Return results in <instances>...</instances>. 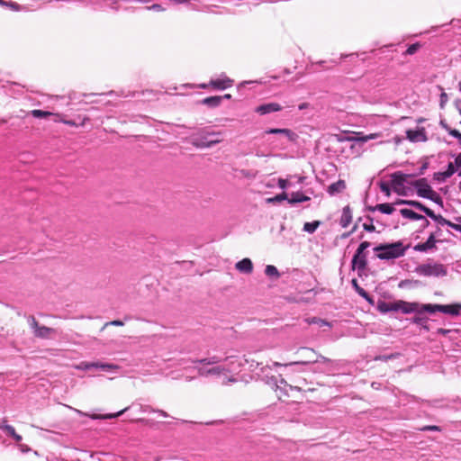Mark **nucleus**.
<instances>
[{
    "mask_svg": "<svg viewBox=\"0 0 461 461\" xmlns=\"http://www.w3.org/2000/svg\"><path fill=\"white\" fill-rule=\"evenodd\" d=\"M18 447H19V449L23 452V453H26V452H29L31 449L28 446L26 445H23V444H18Z\"/></svg>",
    "mask_w": 461,
    "mask_h": 461,
    "instance_id": "4d7b16f0",
    "label": "nucleus"
},
{
    "mask_svg": "<svg viewBox=\"0 0 461 461\" xmlns=\"http://www.w3.org/2000/svg\"><path fill=\"white\" fill-rule=\"evenodd\" d=\"M232 85H233V80L227 77L226 76L220 77V78L212 79L210 81V86H212L213 88L218 89V90H225V89L230 87Z\"/></svg>",
    "mask_w": 461,
    "mask_h": 461,
    "instance_id": "ddd939ff",
    "label": "nucleus"
},
{
    "mask_svg": "<svg viewBox=\"0 0 461 461\" xmlns=\"http://www.w3.org/2000/svg\"><path fill=\"white\" fill-rule=\"evenodd\" d=\"M415 314L416 315L411 319V323L420 326L422 329L428 331L429 330V326L427 325L429 318L423 314Z\"/></svg>",
    "mask_w": 461,
    "mask_h": 461,
    "instance_id": "393cba45",
    "label": "nucleus"
},
{
    "mask_svg": "<svg viewBox=\"0 0 461 461\" xmlns=\"http://www.w3.org/2000/svg\"><path fill=\"white\" fill-rule=\"evenodd\" d=\"M407 139L412 142L427 140L426 131L423 128L406 131Z\"/></svg>",
    "mask_w": 461,
    "mask_h": 461,
    "instance_id": "4468645a",
    "label": "nucleus"
},
{
    "mask_svg": "<svg viewBox=\"0 0 461 461\" xmlns=\"http://www.w3.org/2000/svg\"><path fill=\"white\" fill-rule=\"evenodd\" d=\"M421 430H432V431H440V428L438 426L430 425L425 426L421 429Z\"/></svg>",
    "mask_w": 461,
    "mask_h": 461,
    "instance_id": "8fccbe9b",
    "label": "nucleus"
},
{
    "mask_svg": "<svg viewBox=\"0 0 461 461\" xmlns=\"http://www.w3.org/2000/svg\"><path fill=\"white\" fill-rule=\"evenodd\" d=\"M221 101H222L221 96L215 95V96H209V97L203 98L201 101V104L207 105L210 108H215V107H218L221 104Z\"/></svg>",
    "mask_w": 461,
    "mask_h": 461,
    "instance_id": "b1692460",
    "label": "nucleus"
},
{
    "mask_svg": "<svg viewBox=\"0 0 461 461\" xmlns=\"http://www.w3.org/2000/svg\"><path fill=\"white\" fill-rule=\"evenodd\" d=\"M407 249L408 247L399 240L393 243L380 244L374 248V251L378 252L376 257L379 259L389 260L402 257Z\"/></svg>",
    "mask_w": 461,
    "mask_h": 461,
    "instance_id": "7ed1b4c3",
    "label": "nucleus"
},
{
    "mask_svg": "<svg viewBox=\"0 0 461 461\" xmlns=\"http://www.w3.org/2000/svg\"><path fill=\"white\" fill-rule=\"evenodd\" d=\"M30 325L33 330L34 335L41 339H48L50 335L56 333V330L46 326H40L34 317H31Z\"/></svg>",
    "mask_w": 461,
    "mask_h": 461,
    "instance_id": "6e6552de",
    "label": "nucleus"
},
{
    "mask_svg": "<svg viewBox=\"0 0 461 461\" xmlns=\"http://www.w3.org/2000/svg\"><path fill=\"white\" fill-rule=\"evenodd\" d=\"M293 177L297 179L296 182L298 184H302L303 182V180L305 179L304 176H290V178H293Z\"/></svg>",
    "mask_w": 461,
    "mask_h": 461,
    "instance_id": "052dcab7",
    "label": "nucleus"
},
{
    "mask_svg": "<svg viewBox=\"0 0 461 461\" xmlns=\"http://www.w3.org/2000/svg\"><path fill=\"white\" fill-rule=\"evenodd\" d=\"M221 132L211 131L209 128H200L193 132L190 137V143L198 149L211 148L221 141V140H211V137L221 136Z\"/></svg>",
    "mask_w": 461,
    "mask_h": 461,
    "instance_id": "f03ea898",
    "label": "nucleus"
},
{
    "mask_svg": "<svg viewBox=\"0 0 461 461\" xmlns=\"http://www.w3.org/2000/svg\"><path fill=\"white\" fill-rule=\"evenodd\" d=\"M394 203H379V204H376V209L377 211H379L380 212L382 213H385V214H392L395 209H394Z\"/></svg>",
    "mask_w": 461,
    "mask_h": 461,
    "instance_id": "cd10ccee",
    "label": "nucleus"
},
{
    "mask_svg": "<svg viewBox=\"0 0 461 461\" xmlns=\"http://www.w3.org/2000/svg\"><path fill=\"white\" fill-rule=\"evenodd\" d=\"M448 133L451 136L456 138L458 140V141L461 142V133L458 131H456L455 129H450Z\"/></svg>",
    "mask_w": 461,
    "mask_h": 461,
    "instance_id": "de8ad7c7",
    "label": "nucleus"
},
{
    "mask_svg": "<svg viewBox=\"0 0 461 461\" xmlns=\"http://www.w3.org/2000/svg\"><path fill=\"white\" fill-rule=\"evenodd\" d=\"M447 95L445 92H442L440 95V106L444 107L445 104L447 102Z\"/></svg>",
    "mask_w": 461,
    "mask_h": 461,
    "instance_id": "09e8293b",
    "label": "nucleus"
},
{
    "mask_svg": "<svg viewBox=\"0 0 461 461\" xmlns=\"http://www.w3.org/2000/svg\"><path fill=\"white\" fill-rule=\"evenodd\" d=\"M345 188H346L345 182L343 180H339V181L331 184L329 186L328 192L330 194L333 195V194L342 192Z\"/></svg>",
    "mask_w": 461,
    "mask_h": 461,
    "instance_id": "a878e982",
    "label": "nucleus"
},
{
    "mask_svg": "<svg viewBox=\"0 0 461 461\" xmlns=\"http://www.w3.org/2000/svg\"><path fill=\"white\" fill-rule=\"evenodd\" d=\"M267 384L276 386V389L280 388V385L278 384V381L276 377L272 376L270 380L267 382Z\"/></svg>",
    "mask_w": 461,
    "mask_h": 461,
    "instance_id": "603ef678",
    "label": "nucleus"
},
{
    "mask_svg": "<svg viewBox=\"0 0 461 461\" xmlns=\"http://www.w3.org/2000/svg\"><path fill=\"white\" fill-rule=\"evenodd\" d=\"M307 352H309L311 355H314L316 357L315 359H309V360H301V361H294L289 364H285V366H294V365H308L312 363H330V359H329L326 357H323L320 354H317L314 350L304 348Z\"/></svg>",
    "mask_w": 461,
    "mask_h": 461,
    "instance_id": "9b49d317",
    "label": "nucleus"
},
{
    "mask_svg": "<svg viewBox=\"0 0 461 461\" xmlns=\"http://www.w3.org/2000/svg\"><path fill=\"white\" fill-rule=\"evenodd\" d=\"M12 438H14V440L17 443V444H20V442L22 441L23 438L21 435L17 434L15 432V435H13Z\"/></svg>",
    "mask_w": 461,
    "mask_h": 461,
    "instance_id": "13d9d810",
    "label": "nucleus"
},
{
    "mask_svg": "<svg viewBox=\"0 0 461 461\" xmlns=\"http://www.w3.org/2000/svg\"><path fill=\"white\" fill-rule=\"evenodd\" d=\"M367 265V259L366 255H359L356 258V255L353 256L352 261H351V267L352 269H357L358 271V274L360 275L361 272H363Z\"/></svg>",
    "mask_w": 461,
    "mask_h": 461,
    "instance_id": "2eb2a0df",
    "label": "nucleus"
},
{
    "mask_svg": "<svg viewBox=\"0 0 461 461\" xmlns=\"http://www.w3.org/2000/svg\"><path fill=\"white\" fill-rule=\"evenodd\" d=\"M410 206L414 207L417 210L423 212L427 216L432 214V210L423 205L421 203L418 201H411Z\"/></svg>",
    "mask_w": 461,
    "mask_h": 461,
    "instance_id": "c756f323",
    "label": "nucleus"
},
{
    "mask_svg": "<svg viewBox=\"0 0 461 461\" xmlns=\"http://www.w3.org/2000/svg\"><path fill=\"white\" fill-rule=\"evenodd\" d=\"M236 269L241 273L250 274L253 270V264L249 258H243L236 263Z\"/></svg>",
    "mask_w": 461,
    "mask_h": 461,
    "instance_id": "6ab92c4d",
    "label": "nucleus"
},
{
    "mask_svg": "<svg viewBox=\"0 0 461 461\" xmlns=\"http://www.w3.org/2000/svg\"><path fill=\"white\" fill-rule=\"evenodd\" d=\"M267 134H279L286 137L289 140L294 141L297 134L289 129L271 128L265 131Z\"/></svg>",
    "mask_w": 461,
    "mask_h": 461,
    "instance_id": "dca6fc26",
    "label": "nucleus"
},
{
    "mask_svg": "<svg viewBox=\"0 0 461 461\" xmlns=\"http://www.w3.org/2000/svg\"><path fill=\"white\" fill-rule=\"evenodd\" d=\"M277 184L281 189H286L293 185L289 179L284 178H279Z\"/></svg>",
    "mask_w": 461,
    "mask_h": 461,
    "instance_id": "79ce46f5",
    "label": "nucleus"
},
{
    "mask_svg": "<svg viewBox=\"0 0 461 461\" xmlns=\"http://www.w3.org/2000/svg\"><path fill=\"white\" fill-rule=\"evenodd\" d=\"M351 284H352V286L354 287V289L356 290V292L363 298H365L366 300H370V297H369V294L368 293L363 289L362 287H360L358 285V283L357 281V279H353L351 281Z\"/></svg>",
    "mask_w": 461,
    "mask_h": 461,
    "instance_id": "2f4dec72",
    "label": "nucleus"
},
{
    "mask_svg": "<svg viewBox=\"0 0 461 461\" xmlns=\"http://www.w3.org/2000/svg\"><path fill=\"white\" fill-rule=\"evenodd\" d=\"M440 124L447 132L451 129L447 123H444L443 122H441Z\"/></svg>",
    "mask_w": 461,
    "mask_h": 461,
    "instance_id": "774afa93",
    "label": "nucleus"
},
{
    "mask_svg": "<svg viewBox=\"0 0 461 461\" xmlns=\"http://www.w3.org/2000/svg\"><path fill=\"white\" fill-rule=\"evenodd\" d=\"M420 48V44L419 42L413 43L408 47L405 51V55H413L415 54Z\"/></svg>",
    "mask_w": 461,
    "mask_h": 461,
    "instance_id": "ea45409f",
    "label": "nucleus"
},
{
    "mask_svg": "<svg viewBox=\"0 0 461 461\" xmlns=\"http://www.w3.org/2000/svg\"><path fill=\"white\" fill-rule=\"evenodd\" d=\"M366 211H368V212H374L377 211V209H376V205H375V206H371V205L366 206Z\"/></svg>",
    "mask_w": 461,
    "mask_h": 461,
    "instance_id": "0e129e2a",
    "label": "nucleus"
},
{
    "mask_svg": "<svg viewBox=\"0 0 461 461\" xmlns=\"http://www.w3.org/2000/svg\"><path fill=\"white\" fill-rule=\"evenodd\" d=\"M439 312L450 315H458L461 310V304H439Z\"/></svg>",
    "mask_w": 461,
    "mask_h": 461,
    "instance_id": "412c9836",
    "label": "nucleus"
},
{
    "mask_svg": "<svg viewBox=\"0 0 461 461\" xmlns=\"http://www.w3.org/2000/svg\"><path fill=\"white\" fill-rule=\"evenodd\" d=\"M6 427H10V425H8L6 423V420H3L0 422V429H2L3 431H5Z\"/></svg>",
    "mask_w": 461,
    "mask_h": 461,
    "instance_id": "680f3d73",
    "label": "nucleus"
},
{
    "mask_svg": "<svg viewBox=\"0 0 461 461\" xmlns=\"http://www.w3.org/2000/svg\"><path fill=\"white\" fill-rule=\"evenodd\" d=\"M377 310L382 313L390 312H401L403 314L412 313L413 309L411 308V302L398 300L394 302L379 301Z\"/></svg>",
    "mask_w": 461,
    "mask_h": 461,
    "instance_id": "20e7f679",
    "label": "nucleus"
},
{
    "mask_svg": "<svg viewBox=\"0 0 461 461\" xmlns=\"http://www.w3.org/2000/svg\"><path fill=\"white\" fill-rule=\"evenodd\" d=\"M31 114L34 118H39V119L47 118L50 116H59V114L52 113L47 112V111H42V110H32V111H31Z\"/></svg>",
    "mask_w": 461,
    "mask_h": 461,
    "instance_id": "473e14b6",
    "label": "nucleus"
},
{
    "mask_svg": "<svg viewBox=\"0 0 461 461\" xmlns=\"http://www.w3.org/2000/svg\"><path fill=\"white\" fill-rule=\"evenodd\" d=\"M241 363L237 357L230 356L223 359L221 365L216 366H196L197 374L202 377H221L227 376L230 373L239 371Z\"/></svg>",
    "mask_w": 461,
    "mask_h": 461,
    "instance_id": "f257e3e1",
    "label": "nucleus"
},
{
    "mask_svg": "<svg viewBox=\"0 0 461 461\" xmlns=\"http://www.w3.org/2000/svg\"><path fill=\"white\" fill-rule=\"evenodd\" d=\"M412 185L416 188L417 194L422 198L429 197L433 191L426 178L418 179Z\"/></svg>",
    "mask_w": 461,
    "mask_h": 461,
    "instance_id": "9d476101",
    "label": "nucleus"
},
{
    "mask_svg": "<svg viewBox=\"0 0 461 461\" xmlns=\"http://www.w3.org/2000/svg\"><path fill=\"white\" fill-rule=\"evenodd\" d=\"M352 221V212L348 205L345 206L342 210L339 224L342 228H347Z\"/></svg>",
    "mask_w": 461,
    "mask_h": 461,
    "instance_id": "aec40b11",
    "label": "nucleus"
},
{
    "mask_svg": "<svg viewBox=\"0 0 461 461\" xmlns=\"http://www.w3.org/2000/svg\"><path fill=\"white\" fill-rule=\"evenodd\" d=\"M439 304L420 303L418 302H411V308L413 309L412 313L423 314L425 312L433 314L439 312Z\"/></svg>",
    "mask_w": 461,
    "mask_h": 461,
    "instance_id": "1a4fd4ad",
    "label": "nucleus"
},
{
    "mask_svg": "<svg viewBox=\"0 0 461 461\" xmlns=\"http://www.w3.org/2000/svg\"><path fill=\"white\" fill-rule=\"evenodd\" d=\"M321 225V221H313L312 222H305L303 224V231L305 232H308V233H313L315 232V230H317V228Z\"/></svg>",
    "mask_w": 461,
    "mask_h": 461,
    "instance_id": "7c9ffc66",
    "label": "nucleus"
},
{
    "mask_svg": "<svg viewBox=\"0 0 461 461\" xmlns=\"http://www.w3.org/2000/svg\"><path fill=\"white\" fill-rule=\"evenodd\" d=\"M146 9L150 10V11H155V12H162L165 10V8L161 5H158V4H154L150 6L146 7Z\"/></svg>",
    "mask_w": 461,
    "mask_h": 461,
    "instance_id": "c03bdc74",
    "label": "nucleus"
},
{
    "mask_svg": "<svg viewBox=\"0 0 461 461\" xmlns=\"http://www.w3.org/2000/svg\"><path fill=\"white\" fill-rule=\"evenodd\" d=\"M380 189L383 193H384L387 196L390 195V187L386 183L382 182L380 184Z\"/></svg>",
    "mask_w": 461,
    "mask_h": 461,
    "instance_id": "49530a36",
    "label": "nucleus"
},
{
    "mask_svg": "<svg viewBox=\"0 0 461 461\" xmlns=\"http://www.w3.org/2000/svg\"><path fill=\"white\" fill-rule=\"evenodd\" d=\"M455 165L458 169V176H461V153L457 154L456 157Z\"/></svg>",
    "mask_w": 461,
    "mask_h": 461,
    "instance_id": "a18cd8bd",
    "label": "nucleus"
},
{
    "mask_svg": "<svg viewBox=\"0 0 461 461\" xmlns=\"http://www.w3.org/2000/svg\"><path fill=\"white\" fill-rule=\"evenodd\" d=\"M310 200H311L310 196L305 195V194H303L301 192H293L290 194V197L288 199V203L290 204H295V203H298L307 202V201H310Z\"/></svg>",
    "mask_w": 461,
    "mask_h": 461,
    "instance_id": "5701e85b",
    "label": "nucleus"
},
{
    "mask_svg": "<svg viewBox=\"0 0 461 461\" xmlns=\"http://www.w3.org/2000/svg\"><path fill=\"white\" fill-rule=\"evenodd\" d=\"M436 239L435 234L431 233L428 238L426 242L419 243L414 247L416 251L426 252L433 248H435Z\"/></svg>",
    "mask_w": 461,
    "mask_h": 461,
    "instance_id": "f3484780",
    "label": "nucleus"
},
{
    "mask_svg": "<svg viewBox=\"0 0 461 461\" xmlns=\"http://www.w3.org/2000/svg\"><path fill=\"white\" fill-rule=\"evenodd\" d=\"M222 362H223V360L217 356H212V357H209L193 361V363H194V364L197 363L200 366H216V365H221Z\"/></svg>",
    "mask_w": 461,
    "mask_h": 461,
    "instance_id": "4be33fe9",
    "label": "nucleus"
},
{
    "mask_svg": "<svg viewBox=\"0 0 461 461\" xmlns=\"http://www.w3.org/2000/svg\"><path fill=\"white\" fill-rule=\"evenodd\" d=\"M411 200H402V199H398L394 202V204L395 205H402V204H406V205H410V203H411Z\"/></svg>",
    "mask_w": 461,
    "mask_h": 461,
    "instance_id": "864d4df0",
    "label": "nucleus"
},
{
    "mask_svg": "<svg viewBox=\"0 0 461 461\" xmlns=\"http://www.w3.org/2000/svg\"><path fill=\"white\" fill-rule=\"evenodd\" d=\"M265 274L269 276V277H273V278H278L279 277V272H278V269L275 267V266H272V265H267L265 268Z\"/></svg>",
    "mask_w": 461,
    "mask_h": 461,
    "instance_id": "f704fd0d",
    "label": "nucleus"
},
{
    "mask_svg": "<svg viewBox=\"0 0 461 461\" xmlns=\"http://www.w3.org/2000/svg\"><path fill=\"white\" fill-rule=\"evenodd\" d=\"M400 213L402 215V217L412 220V221H420L421 219H424V216L421 214H419L412 210L410 209H401Z\"/></svg>",
    "mask_w": 461,
    "mask_h": 461,
    "instance_id": "bb28decb",
    "label": "nucleus"
},
{
    "mask_svg": "<svg viewBox=\"0 0 461 461\" xmlns=\"http://www.w3.org/2000/svg\"><path fill=\"white\" fill-rule=\"evenodd\" d=\"M289 197L287 195L286 193H282V194H279L274 197H270V198H267V202L268 203H279V202H282L284 200H287L288 201Z\"/></svg>",
    "mask_w": 461,
    "mask_h": 461,
    "instance_id": "e433bc0d",
    "label": "nucleus"
},
{
    "mask_svg": "<svg viewBox=\"0 0 461 461\" xmlns=\"http://www.w3.org/2000/svg\"><path fill=\"white\" fill-rule=\"evenodd\" d=\"M447 226H449L450 228L454 229L455 230H457V231L461 232V225H459V224L453 223V222H451L449 221V224Z\"/></svg>",
    "mask_w": 461,
    "mask_h": 461,
    "instance_id": "6e6d98bb",
    "label": "nucleus"
},
{
    "mask_svg": "<svg viewBox=\"0 0 461 461\" xmlns=\"http://www.w3.org/2000/svg\"><path fill=\"white\" fill-rule=\"evenodd\" d=\"M415 272L423 276H445L447 273V267L440 263L428 261L427 263L419 265L415 268Z\"/></svg>",
    "mask_w": 461,
    "mask_h": 461,
    "instance_id": "39448f33",
    "label": "nucleus"
},
{
    "mask_svg": "<svg viewBox=\"0 0 461 461\" xmlns=\"http://www.w3.org/2000/svg\"><path fill=\"white\" fill-rule=\"evenodd\" d=\"M399 356L398 353L391 355H382L375 357V360L388 361L389 359H394Z\"/></svg>",
    "mask_w": 461,
    "mask_h": 461,
    "instance_id": "37998d69",
    "label": "nucleus"
},
{
    "mask_svg": "<svg viewBox=\"0 0 461 461\" xmlns=\"http://www.w3.org/2000/svg\"><path fill=\"white\" fill-rule=\"evenodd\" d=\"M8 5H10L14 10H18V5L16 3L10 2Z\"/></svg>",
    "mask_w": 461,
    "mask_h": 461,
    "instance_id": "338daca9",
    "label": "nucleus"
},
{
    "mask_svg": "<svg viewBox=\"0 0 461 461\" xmlns=\"http://www.w3.org/2000/svg\"><path fill=\"white\" fill-rule=\"evenodd\" d=\"M411 176L410 175L403 174L400 171L393 173L391 176L392 178V185L396 187L403 186L405 183H408V177Z\"/></svg>",
    "mask_w": 461,
    "mask_h": 461,
    "instance_id": "a211bd4d",
    "label": "nucleus"
},
{
    "mask_svg": "<svg viewBox=\"0 0 461 461\" xmlns=\"http://www.w3.org/2000/svg\"><path fill=\"white\" fill-rule=\"evenodd\" d=\"M5 432L6 433L7 436L12 438L13 435H15L16 431H15L14 428L10 425V427H6L5 428Z\"/></svg>",
    "mask_w": 461,
    "mask_h": 461,
    "instance_id": "3c124183",
    "label": "nucleus"
},
{
    "mask_svg": "<svg viewBox=\"0 0 461 461\" xmlns=\"http://www.w3.org/2000/svg\"><path fill=\"white\" fill-rule=\"evenodd\" d=\"M133 406H137L138 407V411L140 412H157L158 414H160L161 416L163 417H168L169 415L162 411V410H156L154 408H152L150 405H144V404H141V403H138V402H133L131 407ZM131 408V406H128L126 408H124L123 410L116 412V413H111V414H106L104 416H103L102 418L103 419H113V418H117L119 416H121L122 414H123L124 412H126L129 409Z\"/></svg>",
    "mask_w": 461,
    "mask_h": 461,
    "instance_id": "0eeeda50",
    "label": "nucleus"
},
{
    "mask_svg": "<svg viewBox=\"0 0 461 461\" xmlns=\"http://www.w3.org/2000/svg\"><path fill=\"white\" fill-rule=\"evenodd\" d=\"M283 109V107L277 104V103H267L263 104L259 106H258L255 111L256 113H259L260 115H265L267 113L279 112Z\"/></svg>",
    "mask_w": 461,
    "mask_h": 461,
    "instance_id": "f8f14e48",
    "label": "nucleus"
},
{
    "mask_svg": "<svg viewBox=\"0 0 461 461\" xmlns=\"http://www.w3.org/2000/svg\"><path fill=\"white\" fill-rule=\"evenodd\" d=\"M366 220L370 222V223H364L363 224V228L365 230L368 231V232H374L375 230V227L374 226L373 222H374V218L371 217L370 215H366Z\"/></svg>",
    "mask_w": 461,
    "mask_h": 461,
    "instance_id": "58836bf2",
    "label": "nucleus"
},
{
    "mask_svg": "<svg viewBox=\"0 0 461 461\" xmlns=\"http://www.w3.org/2000/svg\"><path fill=\"white\" fill-rule=\"evenodd\" d=\"M428 217L434 220L440 226H445V225L447 226L449 224L448 220H447L440 214H436L433 211H432V214L429 215Z\"/></svg>",
    "mask_w": 461,
    "mask_h": 461,
    "instance_id": "72a5a7b5",
    "label": "nucleus"
},
{
    "mask_svg": "<svg viewBox=\"0 0 461 461\" xmlns=\"http://www.w3.org/2000/svg\"><path fill=\"white\" fill-rule=\"evenodd\" d=\"M420 221H423L422 228H427L429 225V221L424 217V219H421Z\"/></svg>",
    "mask_w": 461,
    "mask_h": 461,
    "instance_id": "69168bd1",
    "label": "nucleus"
},
{
    "mask_svg": "<svg viewBox=\"0 0 461 461\" xmlns=\"http://www.w3.org/2000/svg\"><path fill=\"white\" fill-rule=\"evenodd\" d=\"M278 383H279L278 384H279L280 386H281V385H285V386H289L291 389L293 388L291 385H289V384H287V382H286L284 378H280V380H279V382H278Z\"/></svg>",
    "mask_w": 461,
    "mask_h": 461,
    "instance_id": "e2e57ef3",
    "label": "nucleus"
},
{
    "mask_svg": "<svg viewBox=\"0 0 461 461\" xmlns=\"http://www.w3.org/2000/svg\"><path fill=\"white\" fill-rule=\"evenodd\" d=\"M456 171L458 172V169L456 167L455 162H449L447 170L443 173H438V175L442 176L443 179H447L454 175Z\"/></svg>",
    "mask_w": 461,
    "mask_h": 461,
    "instance_id": "c85d7f7f",
    "label": "nucleus"
},
{
    "mask_svg": "<svg viewBox=\"0 0 461 461\" xmlns=\"http://www.w3.org/2000/svg\"><path fill=\"white\" fill-rule=\"evenodd\" d=\"M449 332H450L449 330H445V329H442V328H439L438 330V331H437L438 334H441V335H447Z\"/></svg>",
    "mask_w": 461,
    "mask_h": 461,
    "instance_id": "bf43d9fd",
    "label": "nucleus"
},
{
    "mask_svg": "<svg viewBox=\"0 0 461 461\" xmlns=\"http://www.w3.org/2000/svg\"><path fill=\"white\" fill-rule=\"evenodd\" d=\"M76 368L78 370H83V371L91 370V369H100L103 371L109 372V371L118 370L120 368V366L118 365L110 364V363H102L99 361H95V362L83 361V362H80L78 365H77Z\"/></svg>",
    "mask_w": 461,
    "mask_h": 461,
    "instance_id": "423d86ee",
    "label": "nucleus"
},
{
    "mask_svg": "<svg viewBox=\"0 0 461 461\" xmlns=\"http://www.w3.org/2000/svg\"><path fill=\"white\" fill-rule=\"evenodd\" d=\"M305 321L308 324H316L320 327L330 326V323L328 321H326L325 320H322L321 318H318V317H312V318L306 319Z\"/></svg>",
    "mask_w": 461,
    "mask_h": 461,
    "instance_id": "c9c22d12",
    "label": "nucleus"
},
{
    "mask_svg": "<svg viewBox=\"0 0 461 461\" xmlns=\"http://www.w3.org/2000/svg\"><path fill=\"white\" fill-rule=\"evenodd\" d=\"M123 324H124L123 321H122L120 320H115V321L105 323V326H107V325L123 326Z\"/></svg>",
    "mask_w": 461,
    "mask_h": 461,
    "instance_id": "5fc2aeb1",
    "label": "nucleus"
},
{
    "mask_svg": "<svg viewBox=\"0 0 461 461\" xmlns=\"http://www.w3.org/2000/svg\"><path fill=\"white\" fill-rule=\"evenodd\" d=\"M426 198L433 201L434 203H442V199H441L440 195L437 192H435L434 190L429 195V197H426Z\"/></svg>",
    "mask_w": 461,
    "mask_h": 461,
    "instance_id": "a19ab883",
    "label": "nucleus"
},
{
    "mask_svg": "<svg viewBox=\"0 0 461 461\" xmlns=\"http://www.w3.org/2000/svg\"><path fill=\"white\" fill-rule=\"evenodd\" d=\"M370 247V242L368 241H363L360 243V245L358 246L355 255H356V258L359 256V255H366V253L365 252V250L366 249H368Z\"/></svg>",
    "mask_w": 461,
    "mask_h": 461,
    "instance_id": "4c0bfd02",
    "label": "nucleus"
}]
</instances>
